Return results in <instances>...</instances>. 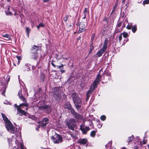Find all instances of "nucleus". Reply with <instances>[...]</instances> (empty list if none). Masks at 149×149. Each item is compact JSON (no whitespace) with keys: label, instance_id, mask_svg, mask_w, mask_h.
Masks as SVG:
<instances>
[{"label":"nucleus","instance_id":"nucleus-1","mask_svg":"<svg viewBox=\"0 0 149 149\" xmlns=\"http://www.w3.org/2000/svg\"><path fill=\"white\" fill-rule=\"evenodd\" d=\"M101 78V75L99 74H98L97 77L94 81L93 84L91 85L90 89L88 91L87 93L86 98L87 100L88 99L94 89L97 88V85L99 83Z\"/></svg>","mask_w":149,"mask_h":149},{"label":"nucleus","instance_id":"nucleus-2","mask_svg":"<svg viewBox=\"0 0 149 149\" xmlns=\"http://www.w3.org/2000/svg\"><path fill=\"white\" fill-rule=\"evenodd\" d=\"M65 107L67 109L70 110L71 113L75 118L80 120L83 119V116L75 112L74 109L72 108V106L70 102H67L65 103Z\"/></svg>","mask_w":149,"mask_h":149},{"label":"nucleus","instance_id":"nucleus-3","mask_svg":"<svg viewBox=\"0 0 149 149\" xmlns=\"http://www.w3.org/2000/svg\"><path fill=\"white\" fill-rule=\"evenodd\" d=\"M15 107H16L17 109V114L19 116H22V115H26L27 113L21 109V107L23 106L27 107L29 106L28 104L27 103H23L19 105H17L16 104H15Z\"/></svg>","mask_w":149,"mask_h":149},{"label":"nucleus","instance_id":"nucleus-4","mask_svg":"<svg viewBox=\"0 0 149 149\" xmlns=\"http://www.w3.org/2000/svg\"><path fill=\"white\" fill-rule=\"evenodd\" d=\"M75 122L76 120L74 118L67 119L65 121L66 124L68 128L72 130L76 127Z\"/></svg>","mask_w":149,"mask_h":149},{"label":"nucleus","instance_id":"nucleus-5","mask_svg":"<svg viewBox=\"0 0 149 149\" xmlns=\"http://www.w3.org/2000/svg\"><path fill=\"white\" fill-rule=\"evenodd\" d=\"M107 42L105 40L103 47L96 54V55L97 56L100 57L102 56V55L105 52L107 49Z\"/></svg>","mask_w":149,"mask_h":149},{"label":"nucleus","instance_id":"nucleus-6","mask_svg":"<svg viewBox=\"0 0 149 149\" xmlns=\"http://www.w3.org/2000/svg\"><path fill=\"white\" fill-rule=\"evenodd\" d=\"M52 139L55 143H58L61 142L62 141V137L59 135H56L52 137Z\"/></svg>","mask_w":149,"mask_h":149},{"label":"nucleus","instance_id":"nucleus-7","mask_svg":"<svg viewBox=\"0 0 149 149\" xmlns=\"http://www.w3.org/2000/svg\"><path fill=\"white\" fill-rule=\"evenodd\" d=\"M60 91L59 88H54L53 92L54 96L56 100H58L60 98Z\"/></svg>","mask_w":149,"mask_h":149},{"label":"nucleus","instance_id":"nucleus-8","mask_svg":"<svg viewBox=\"0 0 149 149\" xmlns=\"http://www.w3.org/2000/svg\"><path fill=\"white\" fill-rule=\"evenodd\" d=\"M73 101L74 104H80L81 103V100L80 98L78 97L77 95L75 93H74L72 95Z\"/></svg>","mask_w":149,"mask_h":149},{"label":"nucleus","instance_id":"nucleus-9","mask_svg":"<svg viewBox=\"0 0 149 149\" xmlns=\"http://www.w3.org/2000/svg\"><path fill=\"white\" fill-rule=\"evenodd\" d=\"M1 115L3 119L5 124L7 130L9 131V120L8 118L3 113H2Z\"/></svg>","mask_w":149,"mask_h":149},{"label":"nucleus","instance_id":"nucleus-10","mask_svg":"<svg viewBox=\"0 0 149 149\" xmlns=\"http://www.w3.org/2000/svg\"><path fill=\"white\" fill-rule=\"evenodd\" d=\"M85 24L84 22H80L79 24V30L78 33H79L83 31H84L85 30Z\"/></svg>","mask_w":149,"mask_h":149},{"label":"nucleus","instance_id":"nucleus-11","mask_svg":"<svg viewBox=\"0 0 149 149\" xmlns=\"http://www.w3.org/2000/svg\"><path fill=\"white\" fill-rule=\"evenodd\" d=\"M90 129L89 127L87 126H84L83 125H81L80 126V130L82 132L83 134H85Z\"/></svg>","mask_w":149,"mask_h":149},{"label":"nucleus","instance_id":"nucleus-12","mask_svg":"<svg viewBox=\"0 0 149 149\" xmlns=\"http://www.w3.org/2000/svg\"><path fill=\"white\" fill-rule=\"evenodd\" d=\"M15 143L17 145V149H19V148H20V149H26V148H24L22 142L17 141H16Z\"/></svg>","mask_w":149,"mask_h":149},{"label":"nucleus","instance_id":"nucleus-13","mask_svg":"<svg viewBox=\"0 0 149 149\" xmlns=\"http://www.w3.org/2000/svg\"><path fill=\"white\" fill-rule=\"evenodd\" d=\"M18 95L19 96V98L20 99L22 100V101L24 102H25L24 103H26V99L23 97L22 94V90L21 89H20L18 93Z\"/></svg>","mask_w":149,"mask_h":149},{"label":"nucleus","instance_id":"nucleus-14","mask_svg":"<svg viewBox=\"0 0 149 149\" xmlns=\"http://www.w3.org/2000/svg\"><path fill=\"white\" fill-rule=\"evenodd\" d=\"M48 120H49L47 118H45L40 122L39 124L41 125L42 126H46L48 123Z\"/></svg>","mask_w":149,"mask_h":149},{"label":"nucleus","instance_id":"nucleus-15","mask_svg":"<svg viewBox=\"0 0 149 149\" xmlns=\"http://www.w3.org/2000/svg\"><path fill=\"white\" fill-rule=\"evenodd\" d=\"M10 133L11 134H14L15 135H16L17 133L15 131V128L13 125L12 123L10 122Z\"/></svg>","mask_w":149,"mask_h":149},{"label":"nucleus","instance_id":"nucleus-16","mask_svg":"<svg viewBox=\"0 0 149 149\" xmlns=\"http://www.w3.org/2000/svg\"><path fill=\"white\" fill-rule=\"evenodd\" d=\"M87 142V140L85 139H79L78 141V143L83 145L86 144Z\"/></svg>","mask_w":149,"mask_h":149},{"label":"nucleus","instance_id":"nucleus-17","mask_svg":"<svg viewBox=\"0 0 149 149\" xmlns=\"http://www.w3.org/2000/svg\"><path fill=\"white\" fill-rule=\"evenodd\" d=\"M30 57L33 59H36L38 58V54L37 52H33L31 54Z\"/></svg>","mask_w":149,"mask_h":149},{"label":"nucleus","instance_id":"nucleus-18","mask_svg":"<svg viewBox=\"0 0 149 149\" xmlns=\"http://www.w3.org/2000/svg\"><path fill=\"white\" fill-rule=\"evenodd\" d=\"M39 109L41 110H44L46 109H50V107L47 105H44L43 106H40L39 107Z\"/></svg>","mask_w":149,"mask_h":149},{"label":"nucleus","instance_id":"nucleus-19","mask_svg":"<svg viewBox=\"0 0 149 149\" xmlns=\"http://www.w3.org/2000/svg\"><path fill=\"white\" fill-rule=\"evenodd\" d=\"M88 9L87 8H86L83 11V14L84 16L83 17V19H85L86 18V16L88 13Z\"/></svg>","mask_w":149,"mask_h":149},{"label":"nucleus","instance_id":"nucleus-20","mask_svg":"<svg viewBox=\"0 0 149 149\" xmlns=\"http://www.w3.org/2000/svg\"><path fill=\"white\" fill-rule=\"evenodd\" d=\"M52 65L54 66L55 68H57V69H59L61 68V67H62L64 66V65L61 64V65H55V64L53 63H52Z\"/></svg>","mask_w":149,"mask_h":149},{"label":"nucleus","instance_id":"nucleus-21","mask_svg":"<svg viewBox=\"0 0 149 149\" xmlns=\"http://www.w3.org/2000/svg\"><path fill=\"white\" fill-rule=\"evenodd\" d=\"M39 49V47L36 46L34 45L32 47V50L34 51H37Z\"/></svg>","mask_w":149,"mask_h":149},{"label":"nucleus","instance_id":"nucleus-22","mask_svg":"<svg viewBox=\"0 0 149 149\" xmlns=\"http://www.w3.org/2000/svg\"><path fill=\"white\" fill-rule=\"evenodd\" d=\"M121 34L122 35H123V37L124 38H126L128 36V33L125 32H124Z\"/></svg>","mask_w":149,"mask_h":149},{"label":"nucleus","instance_id":"nucleus-23","mask_svg":"<svg viewBox=\"0 0 149 149\" xmlns=\"http://www.w3.org/2000/svg\"><path fill=\"white\" fill-rule=\"evenodd\" d=\"M74 104L75 105L76 108L78 110H79L80 109V108L81 107V104Z\"/></svg>","mask_w":149,"mask_h":149},{"label":"nucleus","instance_id":"nucleus-24","mask_svg":"<svg viewBox=\"0 0 149 149\" xmlns=\"http://www.w3.org/2000/svg\"><path fill=\"white\" fill-rule=\"evenodd\" d=\"M96 134V132L95 131H92L90 134L91 136L93 137H94L95 136Z\"/></svg>","mask_w":149,"mask_h":149},{"label":"nucleus","instance_id":"nucleus-25","mask_svg":"<svg viewBox=\"0 0 149 149\" xmlns=\"http://www.w3.org/2000/svg\"><path fill=\"white\" fill-rule=\"evenodd\" d=\"M44 26V24L42 23H40L39 25L36 26L37 28L39 29L40 27H43Z\"/></svg>","mask_w":149,"mask_h":149},{"label":"nucleus","instance_id":"nucleus-26","mask_svg":"<svg viewBox=\"0 0 149 149\" xmlns=\"http://www.w3.org/2000/svg\"><path fill=\"white\" fill-rule=\"evenodd\" d=\"M132 27V25L131 23L129 24L127 26L126 28L128 29H130Z\"/></svg>","mask_w":149,"mask_h":149},{"label":"nucleus","instance_id":"nucleus-27","mask_svg":"<svg viewBox=\"0 0 149 149\" xmlns=\"http://www.w3.org/2000/svg\"><path fill=\"white\" fill-rule=\"evenodd\" d=\"M24 70L29 71V70H30V69L29 68V66L27 65H26L24 66Z\"/></svg>","mask_w":149,"mask_h":149},{"label":"nucleus","instance_id":"nucleus-28","mask_svg":"<svg viewBox=\"0 0 149 149\" xmlns=\"http://www.w3.org/2000/svg\"><path fill=\"white\" fill-rule=\"evenodd\" d=\"M26 31L27 32V33L28 35V36H29V34L30 33V29L28 27H26Z\"/></svg>","mask_w":149,"mask_h":149},{"label":"nucleus","instance_id":"nucleus-29","mask_svg":"<svg viewBox=\"0 0 149 149\" xmlns=\"http://www.w3.org/2000/svg\"><path fill=\"white\" fill-rule=\"evenodd\" d=\"M132 31L133 33H135L136 31V26H134L132 29Z\"/></svg>","mask_w":149,"mask_h":149},{"label":"nucleus","instance_id":"nucleus-30","mask_svg":"<svg viewBox=\"0 0 149 149\" xmlns=\"http://www.w3.org/2000/svg\"><path fill=\"white\" fill-rule=\"evenodd\" d=\"M149 3V0H145L143 2V4L144 5Z\"/></svg>","mask_w":149,"mask_h":149},{"label":"nucleus","instance_id":"nucleus-31","mask_svg":"<svg viewBox=\"0 0 149 149\" xmlns=\"http://www.w3.org/2000/svg\"><path fill=\"white\" fill-rule=\"evenodd\" d=\"M106 118V116L104 115H103L101 116L100 119L102 121L104 120Z\"/></svg>","mask_w":149,"mask_h":149},{"label":"nucleus","instance_id":"nucleus-32","mask_svg":"<svg viewBox=\"0 0 149 149\" xmlns=\"http://www.w3.org/2000/svg\"><path fill=\"white\" fill-rule=\"evenodd\" d=\"M133 139V137L132 136L131 137H129L128 139V141L130 142L132 141V140Z\"/></svg>","mask_w":149,"mask_h":149},{"label":"nucleus","instance_id":"nucleus-33","mask_svg":"<svg viewBox=\"0 0 149 149\" xmlns=\"http://www.w3.org/2000/svg\"><path fill=\"white\" fill-rule=\"evenodd\" d=\"M118 38H119V42H120V41L122 38V35H121V34H120V35L119 36Z\"/></svg>","mask_w":149,"mask_h":149},{"label":"nucleus","instance_id":"nucleus-34","mask_svg":"<svg viewBox=\"0 0 149 149\" xmlns=\"http://www.w3.org/2000/svg\"><path fill=\"white\" fill-rule=\"evenodd\" d=\"M17 58L18 61V65L19 63V61L21 60V58L20 56H17Z\"/></svg>","mask_w":149,"mask_h":149},{"label":"nucleus","instance_id":"nucleus-35","mask_svg":"<svg viewBox=\"0 0 149 149\" xmlns=\"http://www.w3.org/2000/svg\"><path fill=\"white\" fill-rule=\"evenodd\" d=\"M68 19V16H66L65 17L63 18V20L65 22H66Z\"/></svg>","mask_w":149,"mask_h":149},{"label":"nucleus","instance_id":"nucleus-36","mask_svg":"<svg viewBox=\"0 0 149 149\" xmlns=\"http://www.w3.org/2000/svg\"><path fill=\"white\" fill-rule=\"evenodd\" d=\"M3 36L4 37H6L8 39L9 35L8 34H6L5 35H3Z\"/></svg>","mask_w":149,"mask_h":149},{"label":"nucleus","instance_id":"nucleus-37","mask_svg":"<svg viewBox=\"0 0 149 149\" xmlns=\"http://www.w3.org/2000/svg\"><path fill=\"white\" fill-rule=\"evenodd\" d=\"M5 13L6 14V15L8 16L9 15V11H5Z\"/></svg>","mask_w":149,"mask_h":149},{"label":"nucleus","instance_id":"nucleus-38","mask_svg":"<svg viewBox=\"0 0 149 149\" xmlns=\"http://www.w3.org/2000/svg\"><path fill=\"white\" fill-rule=\"evenodd\" d=\"M121 25H122V23L121 22H120L119 23L118 25V27H120L121 26Z\"/></svg>","mask_w":149,"mask_h":149},{"label":"nucleus","instance_id":"nucleus-39","mask_svg":"<svg viewBox=\"0 0 149 149\" xmlns=\"http://www.w3.org/2000/svg\"><path fill=\"white\" fill-rule=\"evenodd\" d=\"M4 104H8V102L7 101H4Z\"/></svg>","mask_w":149,"mask_h":149},{"label":"nucleus","instance_id":"nucleus-40","mask_svg":"<svg viewBox=\"0 0 149 149\" xmlns=\"http://www.w3.org/2000/svg\"><path fill=\"white\" fill-rule=\"evenodd\" d=\"M61 73H64L65 72V71L64 70L61 69Z\"/></svg>","mask_w":149,"mask_h":149},{"label":"nucleus","instance_id":"nucleus-41","mask_svg":"<svg viewBox=\"0 0 149 149\" xmlns=\"http://www.w3.org/2000/svg\"><path fill=\"white\" fill-rule=\"evenodd\" d=\"M49 1V0H43V1L44 2H48Z\"/></svg>","mask_w":149,"mask_h":149},{"label":"nucleus","instance_id":"nucleus-42","mask_svg":"<svg viewBox=\"0 0 149 149\" xmlns=\"http://www.w3.org/2000/svg\"><path fill=\"white\" fill-rule=\"evenodd\" d=\"M111 144H112V142L110 141L109 142L108 144V145L109 144L110 145L109 146H111Z\"/></svg>","mask_w":149,"mask_h":149},{"label":"nucleus","instance_id":"nucleus-43","mask_svg":"<svg viewBox=\"0 0 149 149\" xmlns=\"http://www.w3.org/2000/svg\"><path fill=\"white\" fill-rule=\"evenodd\" d=\"M146 142H147V141H144V140L143 141V143L144 144H146Z\"/></svg>","mask_w":149,"mask_h":149},{"label":"nucleus","instance_id":"nucleus-44","mask_svg":"<svg viewBox=\"0 0 149 149\" xmlns=\"http://www.w3.org/2000/svg\"><path fill=\"white\" fill-rule=\"evenodd\" d=\"M125 1V0H123L122 2L123 4H124Z\"/></svg>","mask_w":149,"mask_h":149},{"label":"nucleus","instance_id":"nucleus-45","mask_svg":"<svg viewBox=\"0 0 149 149\" xmlns=\"http://www.w3.org/2000/svg\"><path fill=\"white\" fill-rule=\"evenodd\" d=\"M129 5V3H126L125 4V6H126L127 7H128Z\"/></svg>","mask_w":149,"mask_h":149},{"label":"nucleus","instance_id":"nucleus-46","mask_svg":"<svg viewBox=\"0 0 149 149\" xmlns=\"http://www.w3.org/2000/svg\"><path fill=\"white\" fill-rule=\"evenodd\" d=\"M39 128V127H37L36 128V130H38V129Z\"/></svg>","mask_w":149,"mask_h":149},{"label":"nucleus","instance_id":"nucleus-47","mask_svg":"<svg viewBox=\"0 0 149 149\" xmlns=\"http://www.w3.org/2000/svg\"><path fill=\"white\" fill-rule=\"evenodd\" d=\"M12 136H13V137H15V135H12Z\"/></svg>","mask_w":149,"mask_h":149},{"label":"nucleus","instance_id":"nucleus-48","mask_svg":"<svg viewBox=\"0 0 149 149\" xmlns=\"http://www.w3.org/2000/svg\"><path fill=\"white\" fill-rule=\"evenodd\" d=\"M122 149H126V148H125V147H123V148H122Z\"/></svg>","mask_w":149,"mask_h":149},{"label":"nucleus","instance_id":"nucleus-49","mask_svg":"<svg viewBox=\"0 0 149 149\" xmlns=\"http://www.w3.org/2000/svg\"><path fill=\"white\" fill-rule=\"evenodd\" d=\"M81 38V37H79L78 38L79 39H80Z\"/></svg>","mask_w":149,"mask_h":149},{"label":"nucleus","instance_id":"nucleus-50","mask_svg":"<svg viewBox=\"0 0 149 149\" xmlns=\"http://www.w3.org/2000/svg\"><path fill=\"white\" fill-rule=\"evenodd\" d=\"M148 148L149 149V144L148 145Z\"/></svg>","mask_w":149,"mask_h":149},{"label":"nucleus","instance_id":"nucleus-51","mask_svg":"<svg viewBox=\"0 0 149 149\" xmlns=\"http://www.w3.org/2000/svg\"><path fill=\"white\" fill-rule=\"evenodd\" d=\"M10 15L11 14V13L10 12Z\"/></svg>","mask_w":149,"mask_h":149},{"label":"nucleus","instance_id":"nucleus-52","mask_svg":"<svg viewBox=\"0 0 149 149\" xmlns=\"http://www.w3.org/2000/svg\"><path fill=\"white\" fill-rule=\"evenodd\" d=\"M27 109H28V108H27L26 109V110L27 111Z\"/></svg>","mask_w":149,"mask_h":149},{"label":"nucleus","instance_id":"nucleus-53","mask_svg":"<svg viewBox=\"0 0 149 149\" xmlns=\"http://www.w3.org/2000/svg\"><path fill=\"white\" fill-rule=\"evenodd\" d=\"M65 59H66V60H67V59H68V58H65Z\"/></svg>","mask_w":149,"mask_h":149},{"label":"nucleus","instance_id":"nucleus-54","mask_svg":"<svg viewBox=\"0 0 149 149\" xmlns=\"http://www.w3.org/2000/svg\"><path fill=\"white\" fill-rule=\"evenodd\" d=\"M8 1H9V0H7Z\"/></svg>","mask_w":149,"mask_h":149},{"label":"nucleus","instance_id":"nucleus-55","mask_svg":"<svg viewBox=\"0 0 149 149\" xmlns=\"http://www.w3.org/2000/svg\"><path fill=\"white\" fill-rule=\"evenodd\" d=\"M14 65L15 66L16 65H15V63H14Z\"/></svg>","mask_w":149,"mask_h":149},{"label":"nucleus","instance_id":"nucleus-56","mask_svg":"<svg viewBox=\"0 0 149 149\" xmlns=\"http://www.w3.org/2000/svg\"><path fill=\"white\" fill-rule=\"evenodd\" d=\"M101 70H102V69H100V71H101Z\"/></svg>","mask_w":149,"mask_h":149},{"label":"nucleus","instance_id":"nucleus-57","mask_svg":"<svg viewBox=\"0 0 149 149\" xmlns=\"http://www.w3.org/2000/svg\"><path fill=\"white\" fill-rule=\"evenodd\" d=\"M51 111V110H50L49 112H50Z\"/></svg>","mask_w":149,"mask_h":149},{"label":"nucleus","instance_id":"nucleus-58","mask_svg":"<svg viewBox=\"0 0 149 149\" xmlns=\"http://www.w3.org/2000/svg\"><path fill=\"white\" fill-rule=\"evenodd\" d=\"M9 78V77H8V79Z\"/></svg>","mask_w":149,"mask_h":149},{"label":"nucleus","instance_id":"nucleus-59","mask_svg":"<svg viewBox=\"0 0 149 149\" xmlns=\"http://www.w3.org/2000/svg\"><path fill=\"white\" fill-rule=\"evenodd\" d=\"M63 58H64V57H63Z\"/></svg>","mask_w":149,"mask_h":149}]
</instances>
